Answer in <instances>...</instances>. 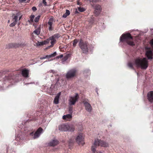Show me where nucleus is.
<instances>
[{"label": "nucleus", "mask_w": 153, "mask_h": 153, "mask_svg": "<svg viewBox=\"0 0 153 153\" xmlns=\"http://www.w3.org/2000/svg\"><path fill=\"white\" fill-rule=\"evenodd\" d=\"M135 64L137 67L144 69H146L148 66V61L146 58L136 59L135 61Z\"/></svg>", "instance_id": "nucleus-1"}, {"label": "nucleus", "mask_w": 153, "mask_h": 153, "mask_svg": "<svg viewBox=\"0 0 153 153\" xmlns=\"http://www.w3.org/2000/svg\"><path fill=\"white\" fill-rule=\"evenodd\" d=\"M99 145L104 147H107L108 144L105 141L99 140L98 139L96 140L91 147V150L93 153H97L96 151V147Z\"/></svg>", "instance_id": "nucleus-2"}, {"label": "nucleus", "mask_w": 153, "mask_h": 153, "mask_svg": "<svg viewBox=\"0 0 153 153\" xmlns=\"http://www.w3.org/2000/svg\"><path fill=\"white\" fill-rule=\"evenodd\" d=\"M120 41L122 42L125 41L130 45H134V43L132 41V37L130 34L129 33L123 34L120 38Z\"/></svg>", "instance_id": "nucleus-3"}, {"label": "nucleus", "mask_w": 153, "mask_h": 153, "mask_svg": "<svg viewBox=\"0 0 153 153\" xmlns=\"http://www.w3.org/2000/svg\"><path fill=\"white\" fill-rule=\"evenodd\" d=\"M79 98V96L78 93H76L74 96H70L68 100L69 105H74L78 101Z\"/></svg>", "instance_id": "nucleus-4"}, {"label": "nucleus", "mask_w": 153, "mask_h": 153, "mask_svg": "<svg viewBox=\"0 0 153 153\" xmlns=\"http://www.w3.org/2000/svg\"><path fill=\"white\" fill-rule=\"evenodd\" d=\"M79 45L83 53H87L88 52L87 43L83 42L81 39L79 43Z\"/></svg>", "instance_id": "nucleus-5"}, {"label": "nucleus", "mask_w": 153, "mask_h": 153, "mask_svg": "<svg viewBox=\"0 0 153 153\" xmlns=\"http://www.w3.org/2000/svg\"><path fill=\"white\" fill-rule=\"evenodd\" d=\"M84 137L82 133L78 134L76 138L77 143L79 145H83L84 144Z\"/></svg>", "instance_id": "nucleus-6"}, {"label": "nucleus", "mask_w": 153, "mask_h": 153, "mask_svg": "<svg viewBox=\"0 0 153 153\" xmlns=\"http://www.w3.org/2000/svg\"><path fill=\"white\" fill-rule=\"evenodd\" d=\"M76 72V71L75 69H72L70 70L66 74V78L69 79L75 76Z\"/></svg>", "instance_id": "nucleus-7"}, {"label": "nucleus", "mask_w": 153, "mask_h": 153, "mask_svg": "<svg viewBox=\"0 0 153 153\" xmlns=\"http://www.w3.org/2000/svg\"><path fill=\"white\" fill-rule=\"evenodd\" d=\"M146 56L148 59H152L153 53L152 51L151 50L150 48H146Z\"/></svg>", "instance_id": "nucleus-8"}, {"label": "nucleus", "mask_w": 153, "mask_h": 153, "mask_svg": "<svg viewBox=\"0 0 153 153\" xmlns=\"http://www.w3.org/2000/svg\"><path fill=\"white\" fill-rule=\"evenodd\" d=\"M68 126V124H62L59 126V129L61 131H67Z\"/></svg>", "instance_id": "nucleus-9"}, {"label": "nucleus", "mask_w": 153, "mask_h": 153, "mask_svg": "<svg viewBox=\"0 0 153 153\" xmlns=\"http://www.w3.org/2000/svg\"><path fill=\"white\" fill-rule=\"evenodd\" d=\"M94 13L97 15H98L101 11V8L100 6L98 5H96L95 7Z\"/></svg>", "instance_id": "nucleus-10"}, {"label": "nucleus", "mask_w": 153, "mask_h": 153, "mask_svg": "<svg viewBox=\"0 0 153 153\" xmlns=\"http://www.w3.org/2000/svg\"><path fill=\"white\" fill-rule=\"evenodd\" d=\"M59 143V142L57 140L54 139L52 140L48 143V145L50 146H54Z\"/></svg>", "instance_id": "nucleus-11"}, {"label": "nucleus", "mask_w": 153, "mask_h": 153, "mask_svg": "<svg viewBox=\"0 0 153 153\" xmlns=\"http://www.w3.org/2000/svg\"><path fill=\"white\" fill-rule=\"evenodd\" d=\"M147 97L149 101L151 103H153V91L149 92L147 94Z\"/></svg>", "instance_id": "nucleus-12"}, {"label": "nucleus", "mask_w": 153, "mask_h": 153, "mask_svg": "<svg viewBox=\"0 0 153 153\" xmlns=\"http://www.w3.org/2000/svg\"><path fill=\"white\" fill-rule=\"evenodd\" d=\"M43 130L41 128H39L34 134L33 138L35 139L38 137L42 133Z\"/></svg>", "instance_id": "nucleus-13"}, {"label": "nucleus", "mask_w": 153, "mask_h": 153, "mask_svg": "<svg viewBox=\"0 0 153 153\" xmlns=\"http://www.w3.org/2000/svg\"><path fill=\"white\" fill-rule=\"evenodd\" d=\"M22 14L20 12H18L16 13V15L14 16L13 19V20H14V21L17 22L18 21V18H19V20L22 17Z\"/></svg>", "instance_id": "nucleus-14"}, {"label": "nucleus", "mask_w": 153, "mask_h": 153, "mask_svg": "<svg viewBox=\"0 0 153 153\" xmlns=\"http://www.w3.org/2000/svg\"><path fill=\"white\" fill-rule=\"evenodd\" d=\"M53 19L52 18H51L48 22V24L49 26L48 27V29L50 31L52 30L53 29Z\"/></svg>", "instance_id": "nucleus-15"}, {"label": "nucleus", "mask_w": 153, "mask_h": 153, "mask_svg": "<svg viewBox=\"0 0 153 153\" xmlns=\"http://www.w3.org/2000/svg\"><path fill=\"white\" fill-rule=\"evenodd\" d=\"M84 105L86 110L88 112H91L92 110V107L90 104L87 102H85Z\"/></svg>", "instance_id": "nucleus-16"}, {"label": "nucleus", "mask_w": 153, "mask_h": 153, "mask_svg": "<svg viewBox=\"0 0 153 153\" xmlns=\"http://www.w3.org/2000/svg\"><path fill=\"white\" fill-rule=\"evenodd\" d=\"M29 70L24 69L22 71V76L25 77H29L28 74L29 73Z\"/></svg>", "instance_id": "nucleus-17"}, {"label": "nucleus", "mask_w": 153, "mask_h": 153, "mask_svg": "<svg viewBox=\"0 0 153 153\" xmlns=\"http://www.w3.org/2000/svg\"><path fill=\"white\" fill-rule=\"evenodd\" d=\"M61 93L60 92H59L54 98V100L53 101V103L55 104H57L59 103V99L61 95Z\"/></svg>", "instance_id": "nucleus-18"}, {"label": "nucleus", "mask_w": 153, "mask_h": 153, "mask_svg": "<svg viewBox=\"0 0 153 153\" xmlns=\"http://www.w3.org/2000/svg\"><path fill=\"white\" fill-rule=\"evenodd\" d=\"M49 40L46 39V40H45L43 42H37L36 43V45L37 46H40V45H46L47 44L49 43Z\"/></svg>", "instance_id": "nucleus-19"}, {"label": "nucleus", "mask_w": 153, "mask_h": 153, "mask_svg": "<svg viewBox=\"0 0 153 153\" xmlns=\"http://www.w3.org/2000/svg\"><path fill=\"white\" fill-rule=\"evenodd\" d=\"M72 117L71 114H68L66 115H64L62 117V119L66 121L70 120Z\"/></svg>", "instance_id": "nucleus-20"}, {"label": "nucleus", "mask_w": 153, "mask_h": 153, "mask_svg": "<svg viewBox=\"0 0 153 153\" xmlns=\"http://www.w3.org/2000/svg\"><path fill=\"white\" fill-rule=\"evenodd\" d=\"M68 126L67 131H74L75 127L74 125L68 124Z\"/></svg>", "instance_id": "nucleus-21"}, {"label": "nucleus", "mask_w": 153, "mask_h": 153, "mask_svg": "<svg viewBox=\"0 0 153 153\" xmlns=\"http://www.w3.org/2000/svg\"><path fill=\"white\" fill-rule=\"evenodd\" d=\"M56 55V52H55L54 53L50 55H46L45 56L41 57L40 58V59H45L47 58H51L52 57H53L54 56H55Z\"/></svg>", "instance_id": "nucleus-22"}, {"label": "nucleus", "mask_w": 153, "mask_h": 153, "mask_svg": "<svg viewBox=\"0 0 153 153\" xmlns=\"http://www.w3.org/2000/svg\"><path fill=\"white\" fill-rule=\"evenodd\" d=\"M47 39L49 40V42L51 40V44L50 45L51 47H52L53 46L54 44L56 42V39H53V38H52L51 37H50L49 39Z\"/></svg>", "instance_id": "nucleus-23"}, {"label": "nucleus", "mask_w": 153, "mask_h": 153, "mask_svg": "<svg viewBox=\"0 0 153 153\" xmlns=\"http://www.w3.org/2000/svg\"><path fill=\"white\" fill-rule=\"evenodd\" d=\"M40 29L39 28H37L33 32V33H34L37 35H38L40 34Z\"/></svg>", "instance_id": "nucleus-24"}, {"label": "nucleus", "mask_w": 153, "mask_h": 153, "mask_svg": "<svg viewBox=\"0 0 153 153\" xmlns=\"http://www.w3.org/2000/svg\"><path fill=\"white\" fill-rule=\"evenodd\" d=\"M70 14V11L68 10H66L65 13L63 15L62 17L64 18H65L67 16L69 15Z\"/></svg>", "instance_id": "nucleus-25"}, {"label": "nucleus", "mask_w": 153, "mask_h": 153, "mask_svg": "<svg viewBox=\"0 0 153 153\" xmlns=\"http://www.w3.org/2000/svg\"><path fill=\"white\" fill-rule=\"evenodd\" d=\"M60 36L58 34H55L53 35V36H51L52 38H53L55 39H56L59 38L60 37Z\"/></svg>", "instance_id": "nucleus-26"}, {"label": "nucleus", "mask_w": 153, "mask_h": 153, "mask_svg": "<svg viewBox=\"0 0 153 153\" xmlns=\"http://www.w3.org/2000/svg\"><path fill=\"white\" fill-rule=\"evenodd\" d=\"M78 9L79 11L81 12H83L85 11V9L83 7H78Z\"/></svg>", "instance_id": "nucleus-27"}, {"label": "nucleus", "mask_w": 153, "mask_h": 153, "mask_svg": "<svg viewBox=\"0 0 153 153\" xmlns=\"http://www.w3.org/2000/svg\"><path fill=\"white\" fill-rule=\"evenodd\" d=\"M16 22L14 21L12 23L9 25L10 27H13L14 26L16 23Z\"/></svg>", "instance_id": "nucleus-28"}, {"label": "nucleus", "mask_w": 153, "mask_h": 153, "mask_svg": "<svg viewBox=\"0 0 153 153\" xmlns=\"http://www.w3.org/2000/svg\"><path fill=\"white\" fill-rule=\"evenodd\" d=\"M40 17V16H39V15L38 16L36 17L35 18V19H34V21L36 22H38L39 21Z\"/></svg>", "instance_id": "nucleus-29"}, {"label": "nucleus", "mask_w": 153, "mask_h": 153, "mask_svg": "<svg viewBox=\"0 0 153 153\" xmlns=\"http://www.w3.org/2000/svg\"><path fill=\"white\" fill-rule=\"evenodd\" d=\"M78 42V41L76 39H75L74 40V42L73 43V45L75 47L76 46L77 43Z\"/></svg>", "instance_id": "nucleus-30"}, {"label": "nucleus", "mask_w": 153, "mask_h": 153, "mask_svg": "<svg viewBox=\"0 0 153 153\" xmlns=\"http://www.w3.org/2000/svg\"><path fill=\"white\" fill-rule=\"evenodd\" d=\"M35 16L33 15H31L30 16V21L32 22L33 21V19L34 18Z\"/></svg>", "instance_id": "nucleus-31"}, {"label": "nucleus", "mask_w": 153, "mask_h": 153, "mask_svg": "<svg viewBox=\"0 0 153 153\" xmlns=\"http://www.w3.org/2000/svg\"><path fill=\"white\" fill-rule=\"evenodd\" d=\"M128 66L130 68H132V67H133V64L131 63V62H130V63H129L128 64Z\"/></svg>", "instance_id": "nucleus-32"}, {"label": "nucleus", "mask_w": 153, "mask_h": 153, "mask_svg": "<svg viewBox=\"0 0 153 153\" xmlns=\"http://www.w3.org/2000/svg\"><path fill=\"white\" fill-rule=\"evenodd\" d=\"M90 2H96L100 0H89Z\"/></svg>", "instance_id": "nucleus-33"}, {"label": "nucleus", "mask_w": 153, "mask_h": 153, "mask_svg": "<svg viewBox=\"0 0 153 153\" xmlns=\"http://www.w3.org/2000/svg\"><path fill=\"white\" fill-rule=\"evenodd\" d=\"M63 56V55H61L60 56H58L56 57V59H59V58H62Z\"/></svg>", "instance_id": "nucleus-34"}, {"label": "nucleus", "mask_w": 153, "mask_h": 153, "mask_svg": "<svg viewBox=\"0 0 153 153\" xmlns=\"http://www.w3.org/2000/svg\"><path fill=\"white\" fill-rule=\"evenodd\" d=\"M150 43L152 48L153 49V39L151 41Z\"/></svg>", "instance_id": "nucleus-35"}, {"label": "nucleus", "mask_w": 153, "mask_h": 153, "mask_svg": "<svg viewBox=\"0 0 153 153\" xmlns=\"http://www.w3.org/2000/svg\"><path fill=\"white\" fill-rule=\"evenodd\" d=\"M27 0H19L20 3H22L25 2Z\"/></svg>", "instance_id": "nucleus-36"}, {"label": "nucleus", "mask_w": 153, "mask_h": 153, "mask_svg": "<svg viewBox=\"0 0 153 153\" xmlns=\"http://www.w3.org/2000/svg\"><path fill=\"white\" fill-rule=\"evenodd\" d=\"M32 9L33 11H35L37 10L36 7H33L32 8Z\"/></svg>", "instance_id": "nucleus-37"}, {"label": "nucleus", "mask_w": 153, "mask_h": 153, "mask_svg": "<svg viewBox=\"0 0 153 153\" xmlns=\"http://www.w3.org/2000/svg\"><path fill=\"white\" fill-rule=\"evenodd\" d=\"M43 3L45 5H46L47 3L45 1V0H43Z\"/></svg>", "instance_id": "nucleus-38"}, {"label": "nucleus", "mask_w": 153, "mask_h": 153, "mask_svg": "<svg viewBox=\"0 0 153 153\" xmlns=\"http://www.w3.org/2000/svg\"><path fill=\"white\" fill-rule=\"evenodd\" d=\"M68 56L69 55H67L65 56V60H67L68 58Z\"/></svg>", "instance_id": "nucleus-39"}, {"label": "nucleus", "mask_w": 153, "mask_h": 153, "mask_svg": "<svg viewBox=\"0 0 153 153\" xmlns=\"http://www.w3.org/2000/svg\"><path fill=\"white\" fill-rule=\"evenodd\" d=\"M49 72L50 73H51V72L53 73L54 72V71L53 70H51L49 71Z\"/></svg>", "instance_id": "nucleus-40"}, {"label": "nucleus", "mask_w": 153, "mask_h": 153, "mask_svg": "<svg viewBox=\"0 0 153 153\" xmlns=\"http://www.w3.org/2000/svg\"><path fill=\"white\" fill-rule=\"evenodd\" d=\"M77 4L78 5H80V3L79 2V1H77Z\"/></svg>", "instance_id": "nucleus-41"}, {"label": "nucleus", "mask_w": 153, "mask_h": 153, "mask_svg": "<svg viewBox=\"0 0 153 153\" xmlns=\"http://www.w3.org/2000/svg\"><path fill=\"white\" fill-rule=\"evenodd\" d=\"M72 111V109L71 108H70L69 109V111L70 112L71 111Z\"/></svg>", "instance_id": "nucleus-42"}, {"label": "nucleus", "mask_w": 153, "mask_h": 153, "mask_svg": "<svg viewBox=\"0 0 153 153\" xmlns=\"http://www.w3.org/2000/svg\"><path fill=\"white\" fill-rule=\"evenodd\" d=\"M10 20H8V22H8V23H10Z\"/></svg>", "instance_id": "nucleus-43"}, {"label": "nucleus", "mask_w": 153, "mask_h": 153, "mask_svg": "<svg viewBox=\"0 0 153 153\" xmlns=\"http://www.w3.org/2000/svg\"><path fill=\"white\" fill-rule=\"evenodd\" d=\"M33 134V132H32V133H30V135H32Z\"/></svg>", "instance_id": "nucleus-44"}, {"label": "nucleus", "mask_w": 153, "mask_h": 153, "mask_svg": "<svg viewBox=\"0 0 153 153\" xmlns=\"http://www.w3.org/2000/svg\"><path fill=\"white\" fill-rule=\"evenodd\" d=\"M30 0H29V1H30Z\"/></svg>", "instance_id": "nucleus-45"}]
</instances>
